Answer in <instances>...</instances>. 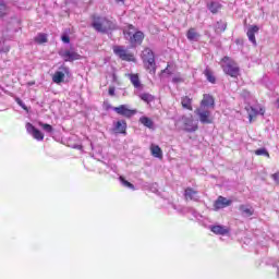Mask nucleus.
<instances>
[{
    "label": "nucleus",
    "mask_w": 279,
    "mask_h": 279,
    "mask_svg": "<svg viewBox=\"0 0 279 279\" xmlns=\"http://www.w3.org/2000/svg\"><path fill=\"white\" fill-rule=\"evenodd\" d=\"M22 110H25L26 112H29V107H27V106H22Z\"/></svg>",
    "instance_id": "obj_40"
},
{
    "label": "nucleus",
    "mask_w": 279,
    "mask_h": 279,
    "mask_svg": "<svg viewBox=\"0 0 279 279\" xmlns=\"http://www.w3.org/2000/svg\"><path fill=\"white\" fill-rule=\"evenodd\" d=\"M221 68L226 75H230V77H239L240 69L239 64L232 58L225 57L221 60Z\"/></svg>",
    "instance_id": "obj_3"
},
{
    "label": "nucleus",
    "mask_w": 279,
    "mask_h": 279,
    "mask_svg": "<svg viewBox=\"0 0 279 279\" xmlns=\"http://www.w3.org/2000/svg\"><path fill=\"white\" fill-rule=\"evenodd\" d=\"M186 38L190 40V43H197V40L201 38V35L195 28H190L186 33Z\"/></svg>",
    "instance_id": "obj_16"
},
{
    "label": "nucleus",
    "mask_w": 279,
    "mask_h": 279,
    "mask_svg": "<svg viewBox=\"0 0 279 279\" xmlns=\"http://www.w3.org/2000/svg\"><path fill=\"white\" fill-rule=\"evenodd\" d=\"M192 100L189 97H183L181 100V106H191Z\"/></svg>",
    "instance_id": "obj_33"
},
{
    "label": "nucleus",
    "mask_w": 279,
    "mask_h": 279,
    "mask_svg": "<svg viewBox=\"0 0 279 279\" xmlns=\"http://www.w3.org/2000/svg\"><path fill=\"white\" fill-rule=\"evenodd\" d=\"M131 83L133 84L134 88H141V78H138V74H129Z\"/></svg>",
    "instance_id": "obj_23"
},
{
    "label": "nucleus",
    "mask_w": 279,
    "mask_h": 279,
    "mask_svg": "<svg viewBox=\"0 0 279 279\" xmlns=\"http://www.w3.org/2000/svg\"><path fill=\"white\" fill-rule=\"evenodd\" d=\"M35 43H37L38 45H43L45 43H47V34L45 33H40L35 37Z\"/></svg>",
    "instance_id": "obj_27"
},
{
    "label": "nucleus",
    "mask_w": 279,
    "mask_h": 279,
    "mask_svg": "<svg viewBox=\"0 0 279 279\" xmlns=\"http://www.w3.org/2000/svg\"><path fill=\"white\" fill-rule=\"evenodd\" d=\"M239 210L243 217H252V215H254V208L250 205H241Z\"/></svg>",
    "instance_id": "obj_19"
},
{
    "label": "nucleus",
    "mask_w": 279,
    "mask_h": 279,
    "mask_svg": "<svg viewBox=\"0 0 279 279\" xmlns=\"http://www.w3.org/2000/svg\"><path fill=\"white\" fill-rule=\"evenodd\" d=\"M201 106H215V98L211 95L205 94Z\"/></svg>",
    "instance_id": "obj_21"
},
{
    "label": "nucleus",
    "mask_w": 279,
    "mask_h": 279,
    "mask_svg": "<svg viewBox=\"0 0 279 279\" xmlns=\"http://www.w3.org/2000/svg\"><path fill=\"white\" fill-rule=\"evenodd\" d=\"M277 276H278V278H279V267H278V270H277Z\"/></svg>",
    "instance_id": "obj_44"
},
{
    "label": "nucleus",
    "mask_w": 279,
    "mask_h": 279,
    "mask_svg": "<svg viewBox=\"0 0 279 279\" xmlns=\"http://www.w3.org/2000/svg\"><path fill=\"white\" fill-rule=\"evenodd\" d=\"M113 53L126 62H132L134 60V54L128 52L123 46H113Z\"/></svg>",
    "instance_id": "obj_7"
},
{
    "label": "nucleus",
    "mask_w": 279,
    "mask_h": 279,
    "mask_svg": "<svg viewBox=\"0 0 279 279\" xmlns=\"http://www.w3.org/2000/svg\"><path fill=\"white\" fill-rule=\"evenodd\" d=\"M39 126L43 128V131L47 132L48 134L53 132V126H51V124L39 122Z\"/></svg>",
    "instance_id": "obj_28"
},
{
    "label": "nucleus",
    "mask_w": 279,
    "mask_h": 279,
    "mask_svg": "<svg viewBox=\"0 0 279 279\" xmlns=\"http://www.w3.org/2000/svg\"><path fill=\"white\" fill-rule=\"evenodd\" d=\"M173 84H182L184 82V78L180 74H177L175 76L172 77Z\"/></svg>",
    "instance_id": "obj_32"
},
{
    "label": "nucleus",
    "mask_w": 279,
    "mask_h": 279,
    "mask_svg": "<svg viewBox=\"0 0 279 279\" xmlns=\"http://www.w3.org/2000/svg\"><path fill=\"white\" fill-rule=\"evenodd\" d=\"M119 180L121 184L124 185L126 189H131L132 191H134V184L130 183L128 180H124L123 177H120Z\"/></svg>",
    "instance_id": "obj_30"
},
{
    "label": "nucleus",
    "mask_w": 279,
    "mask_h": 279,
    "mask_svg": "<svg viewBox=\"0 0 279 279\" xmlns=\"http://www.w3.org/2000/svg\"><path fill=\"white\" fill-rule=\"evenodd\" d=\"M113 130L117 132V134H125L128 130V122H125V120L114 122Z\"/></svg>",
    "instance_id": "obj_14"
},
{
    "label": "nucleus",
    "mask_w": 279,
    "mask_h": 279,
    "mask_svg": "<svg viewBox=\"0 0 279 279\" xmlns=\"http://www.w3.org/2000/svg\"><path fill=\"white\" fill-rule=\"evenodd\" d=\"M26 132H28L31 134V136H33V138H35V141H44L45 140V135L43 134V132H40V130L36 129L32 123H26Z\"/></svg>",
    "instance_id": "obj_11"
},
{
    "label": "nucleus",
    "mask_w": 279,
    "mask_h": 279,
    "mask_svg": "<svg viewBox=\"0 0 279 279\" xmlns=\"http://www.w3.org/2000/svg\"><path fill=\"white\" fill-rule=\"evenodd\" d=\"M140 97L145 104H154V101L156 100V98L150 94H142Z\"/></svg>",
    "instance_id": "obj_26"
},
{
    "label": "nucleus",
    "mask_w": 279,
    "mask_h": 279,
    "mask_svg": "<svg viewBox=\"0 0 279 279\" xmlns=\"http://www.w3.org/2000/svg\"><path fill=\"white\" fill-rule=\"evenodd\" d=\"M150 151L154 158H162V149L158 145H151L150 146Z\"/></svg>",
    "instance_id": "obj_22"
},
{
    "label": "nucleus",
    "mask_w": 279,
    "mask_h": 279,
    "mask_svg": "<svg viewBox=\"0 0 279 279\" xmlns=\"http://www.w3.org/2000/svg\"><path fill=\"white\" fill-rule=\"evenodd\" d=\"M179 123L181 130H183V132H189L190 134L199 130V120H195L192 114L181 117Z\"/></svg>",
    "instance_id": "obj_2"
},
{
    "label": "nucleus",
    "mask_w": 279,
    "mask_h": 279,
    "mask_svg": "<svg viewBox=\"0 0 279 279\" xmlns=\"http://www.w3.org/2000/svg\"><path fill=\"white\" fill-rule=\"evenodd\" d=\"M114 87H109V90H108V93H109V95H110V97H114Z\"/></svg>",
    "instance_id": "obj_39"
},
{
    "label": "nucleus",
    "mask_w": 279,
    "mask_h": 279,
    "mask_svg": "<svg viewBox=\"0 0 279 279\" xmlns=\"http://www.w3.org/2000/svg\"><path fill=\"white\" fill-rule=\"evenodd\" d=\"M169 64L167 65V68L165 70L161 71V73H167V75H171V70L169 69Z\"/></svg>",
    "instance_id": "obj_37"
},
{
    "label": "nucleus",
    "mask_w": 279,
    "mask_h": 279,
    "mask_svg": "<svg viewBox=\"0 0 279 279\" xmlns=\"http://www.w3.org/2000/svg\"><path fill=\"white\" fill-rule=\"evenodd\" d=\"M69 73H70L69 68L66 66L59 68V71H57L52 76V82H54V84H62V82H64L65 75H69Z\"/></svg>",
    "instance_id": "obj_10"
},
{
    "label": "nucleus",
    "mask_w": 279,
    "mask_h": 279,
    "mask_svg": "<svg viewBox=\"0 0 279 279\" xmlns=\"http://www.w3.org/2000/svg\"><path fill=\"white\" fill-rule=\"evenodd\" d=\"M61 40H62V43H64L65 45H69V43H71V38H70L68 35L61 36Z\"/></svg>",
    "instance_id": "obj_36"
},
{
    "label": "nucleus",
    "mask_w": 279,
    "mask_h": 279,
    "mask_svg": "<svg viewBox=\"0 0 279 279\" xmlns=\"http://www.w3.org/2000/svg\"><path fill=\"white\" fill-rule=\"evenodd\" d=\"M142 59L150 75H156V58L154 57V51L150 48L144 49Z\"/></svg>",
    "instance_id": "obj_4"
},
{
    "label": "nucleus",
    "mask_w": 279,
    "mask_h": 279,
    "mask_svg": "<svg viewBox=\"0 0 279 279\" xmlns=\"http://www.w3.org/2000/svg\"><path fill=\"white\" fill-rule=\"evenodd\" d=\"M117 3H123L125 0H116Z\"/></svg>",
    "instance_id": "obj_42"
},
{
    "label": "nucleus",
    "mask_w": 279,
    "mask_h": 279,
    "mask_svg": "<svg viewBox=\"0 0 279 279\" xmlns=\"http://www.w3.org/2000/svg\"><path fill=\"white\" fill-rule=\"evenodd\" d=\"M230 204H232V201L223 196H219L217 201L214 203V208L215 210H221V208H227V206H230Z\"/></svg>",
    "instance_id": "obj_13"
},
{
    "label": "nucleus",
    "mask_w": 279,
    "mask_h": 279,
    "mask_svg": "<svg viewBox=\"0 0 279 279\" xmlns=\"http://www.w3.org/2000/svg\"><path fill=\"white\" fill-rule=\"evenodd\" d=\"M128 29L129 31H124V35L130 37L131 45H143V40H145V34L141 31L136 32L133 25H129Z\"/></svg>",
    "instance_id": "obj_6"
},
{
    "label": "nucleus",
    "mask_w": 279,
    "mask_h": 279,
    "mask_svg": "<svg viewBox=\"0 0 279 279\" xmlns=\"http://www.w3.org/2000/svg\"><path fill=\"white\" fill-rule=\"evenodd\" d=\"M226 23H217L216 29H219L220 32H226Z\"/></svg>",
    "instance_id": "obj_34"
},
{
    "label": "nucleus",
    "mask_w": 279,
    "mask_h": 279,
    "mask_svg": "<svg viewBox=\"0 0 279 279\" xmlns=\"http://www.w3.org/2000/svg\"><path fill=\"white\" fill-rule=\"evenodd\" d=\"M10 51V46L5 45L4 39L0 41V53H8Z\"/></svg>",
    "instance_id": "obj_29"
},
{
    "label": "nucleus",
    "mask_w": 279,
    "mask_h": 279,
    "mask_svg": "<svg viewBox=\"0 0 279 279\" xmlns=\"http://www.w3.org/2000/svg\"><path fill=\"white\" fill-rule=\"evenodd\" d=\"M92 26L96 32H100L101 34H106L108 32H112L114 29H119L117 23L106 19V17H94Z\"/></svg>",
    "instance_id": "obj_1"
},
{
    "label": "nucleus",
    "mask_w": 279,
    "mask_h": 279,
    "mask_svg": "<svg viewBox=\"0 0 279 279\" xmlns=\"http://www.w3.org/2000/svg\"><path fill=\"white\" fill-rule=\"evenodd\" d=\"M259 29L256 25L250 26L247 29L246 36L253 45H256V34H258Z\"/></svg>",
    "instance_id": "obj_15"
},
{
    "label": "nucleus",
    "mask_w": 279,
    "mask_h": 279,
    "mask_svg": "<svg viewBox=\"0 0 279 279\" xmlns=\"http://www.w3.org/2000/svg\"><path fill=\"white\" fill-rule=\"evenodd\" d=\"M113 110L121 117H126V119H130L136 114V110L128 109L125 106L114 107Z\"/></svg>",
    "instance_id": "obj_12"
},
{
    "label": "nucleus",
    "mask_w": 279,
    "mask_h": 279,
    "mask_svg": "<svg viewBox=\"0 0 279 279\" xmlns=\"http://www.w3.org/2000/svg\"><path fill=\"white\" fill-rule=\"evenodd\" d=\"M195 117H197L198 121L203 123V125H210L215 121V117L213 116V111H210L207 107H198L194 111Z\"/></svg>",
    "instance_id": "obj_5"
},
{
    "label": "nucleus",
    "mask_w": 279,
    "mask_h": 279,
    "mask_svg": "<svg viewBox=\"0 0 279 279\" xmlns=\"http://www.w3.org/2000/svg\"><path fill=\"white\" fill-rule=\"evenodd\" d=\"M59 56L64 60V62H74V60H80L82 58V56L74 49L60 50Z\"/></svg>",
    "instance_id": "obj_8"
},
{
    "label": "nucleus",
    "mask_w": 279,
    "mask_h": 279,
    "mask_svg": "<svg viewBox=\"0 0 279 279\" xmlns=\"http://www.w3.org/2000/svg\"><path fill=\"white\" fill-rule=\"evenodd\" d=\"M204 75L206 76L207 82H210V84H215L217 82L215 74H213V71H210L209 69H206L204 71Z\"/></svg>",
    "instance_id": "obj_24"
},
{
    "label": "nucleus",
    "mask_w": 279,
    "mask_h": 279,
    "mask_svg": "<svg viewBox=\"0 0 279 279\" xmlns=\"http://www.w3.org/2000/svg\"><path fill=\"white\" fill-rule=\"evenodd\" d=\"M256 156H266V158H269V151L266 150V148H258L255 150Z\"/></svg>",
    "instance_id": "obj_31"
},
{
    "label": "nucleus",
    "mask_w": 279,
    "mask_h": 279,
    "mask_svg": "<svg viewBox=\"0 0 279 279\" xmlns=\"http://www.w3.org/2000/svg\"><path fill=\"white\" fill-rule=\"evenodd\" d=\"M5 3L0 1V16H3V14H5Z\"/></svg>",
    "instance_id": "obj_35"
},
{
    "label": "nucleus",
    "mask_w": 279,
    "mask_h": 279,
    "mask_svg": "<svg viewBox=\"0 0 279 279\" xmlns=\"http://www.w3.org/2000/svg\"><path fill=\"white\" fill-rule=\"evenodd\" d=\"M208 10L213 13V14H217L219 12V10H221V4H219V2H211L208 5Z\"/></svg>",
    "instance_id": "obj_25"
},
{
    "label": "nucleus",
    "mask_w": 279,
    "mask_h": 279,
    "mask_svg": "<svg viewBox=\"0 0 279 279\" xmlns=\"http://www.w3.org/2000/svg\"><path fill=\"white\" fill-rule=\"evenodd\" d=\"M211 232H214V234H220V235H225L228 234V232H230V229H228V227L221 226V225H217V226H213L210 227Z\"/></svg>",
    "instance_id": "obj_17"
},
{
    "label": "nucleus",
    "mask_w": 279,
    "mask_h": 279,
    "mask_svg": "<svg viewBox=\"0 0 279 279\" xmlns=\"http://www.w3.org/2000/svg\"><path fill=\"white\" fill-rule=\"evenodd\" d=\"M184 108H186L187 110H193L192 106H185Z\"/></svg>",
    "instance_id": "obj_41"
},
{
    "label": "nucleus",
    "mask_w": 279,
    "mask_h": 279,
    "mask_svg": "<svg viewBox=\"0 0 279 279\" xmlns=\"http://www.w3.org/2000/svg\"><path fill=\"white\" fill-rule=\"evenodd\" d=\"M277 104H278V106H279V98L277 99Z\"/></svg>",
    "instance_id": "obj_45"
},
{
    "label": "nucleus",
    "mask_w": 279,
    "mask_h": 279,
    "mask_svg": "<svg viewBox=\"0 0 279 279\" xmlns=\"http://www.w3.org/2000/svg\"><path fill=\"white\" fill-rule=\"evenodd\" d=\"M75 148L76 149H82V145H76Z\"/></svg>",
    "instance_id": "obj_43"
},
{
    "label": "nucleus",
    "mask_w": 279,
    "mask_h": 279,
    "mask_svg": "<svg viewBox=\"0 0 279 279\" xmlns=\"http://www.w3.org/2000/svg\"><path fill=\"white\" fill-rule=\"evenodd\" d=\"M140 123H142V125H144L145 128H148V130H154V121L148 117H145V116L141 117Z\"/></svg>",
    "instance_id": "obj_20"
},
{
    "label": "nucleus",
    "mask_w": 279,
    "mask_h": 279,
    "mask_svg": "<svg viewBox=\"0 0 279 279\" xmlns=\"http://www.w3.org/2000/svg\"><path fill=\"white\" fill-rule=\"evenodd\" d=\"M272 180H275V182L279 184V172H276L275 174H272Z\"/></svg>",
    "instance_id": "obj_38"
},
{
    "label": "nucleus",
    "mask_w": 279,
    "mask_h": 279,
    "mask_svg": "<svg viewBox=\"0 0 279 279\" xmlns=\"http://www.w3.org/2000/svg\"><path fill=\"white\" fill-rule=\"evenodd\" d=\"M245 110L248 114L250 123H252V121H254V119H256L258 114H262V116L265 114V108L260 106H247L245 107Z\"/></svg>",
    "instance_id": "obj_9"
},
{
    "label": "nucleus",
    "mask_w": 279,
    "mask_h": 279,
    "mask_svg": "<svg viewBox=\"0 0 279 279\" xmlns=\"http://www.w3.org/2000/svg\"><path fill=\"white\" fill-rule=\"evenodd\" d=\"M185 199H193L194 202H197L199 199V196L197 195V191L191 189V187H187L185 190Z\"/></svg>",
    "instance_id": "obj_18"
}]
</instances>
